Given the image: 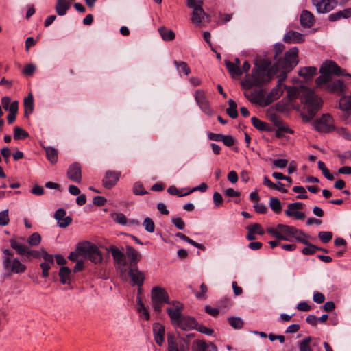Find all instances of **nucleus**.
<instances>
[{"instance_id":"obj_63","label":"nucleus","mask_w":351,"mask_h":351,"mask_svg":"<svg viewBox=\"0 0 351 351\" xmlns=\"http://www.w3.org/2000/svg\"><path fill=\"white\" fill-rule=\"evenodd\" d=\"M248 227L254 234L257 233L259 235H263L265 233L264 230L259 223H253L252 225L248 226Z\"/></svg>"},{"instance_id":"obj_17","label":"nucleus","mask_w":351,"mask_h":351,"mask_svg":"<svg viewBox=\"0 0 351 351\" xmlns=\"http://www.w3.org/2000/svg\"><path fill=\"white\" fill-rule=\"evenodd\" d=\"M66 211L63 208L58 209L55 214L54 218L58 221L60 228H66L72 222V218L69 216L66 217Z\"/></svg>"},{"instance_id":"obj_31","label":"nucleus","mask_w":351,"mask_h":351,"mask_svg":"<svg viewBox=\"0 0 351 351\" xmlns=\"http://www.w3.org/2000/svg\"><path fill=\"white\" fill-rule=\"evenodd\" d=\"M257 70L264 71L266 72H271V73L276 74L277 71L275 70V64L271 66V62L266 60H261L255 65Z\"/></svg>"},{"instance_id":"obj_37","label":"nucleus","mask_w":351,"mask_h":351,"mask_svg":"<svg viewBox=\"0 0 351 351\" xmlns=\"http://www.w3.org/2000/svg\"><path fill=\"white\" fill-rule=\"evenodd\" d=\"M25 117H27L34 111V97L32 93L24 99Z\"/></svg>"},{"instance_id":"obj_29","label":"nucleus","mask_w":351,"mask_h":351,"mask_svg":"<svg viewBox=\"0 0 351 351\" xmlns=\"http://www.w3.org/2000/svg\"><path fill=\"white\" fill-rule=\"evenodd\" d=\"M208 16L206 14L202 7H195L193 8V13L191 16L192 22L195 24H200L205 17Z\"/></svg>"},{"instance_id":"obj_55","label":"nucleus","mask_w":351,"mask_h":351,"mask_svg":"<svg viewBox=\"0 0 351 351\" xmlns=\"http://www.w3.org/2000/svg\"><path fill=\"white\" fill-rule=\"evenodd\" d=\"M113 220L121 225H125L127 223L126 217L121 213H116L112 214Z\"/></svg>"},{"instance_id":"obj_23","label":"nucleus","mask_w":351,"mask_h":351,"mask_svg":"<svg viewBox=\"0 0 351 351\" xmlns=\"http://www.w3.org/2000/svg\"><path fill=\"white\" fill-rule=\"evenodd\" d=\"M129 275L134 285L141 287L145 280L144 272L138 269L136 267H130Z\"/></svg>"},{"instance_id":"obj_24","label":"nucleus","mask_w":351,"mask_h":351,"mask_svg":"<svg viewBox=\"0 0 351 351\" xmlns=\"http://www.w3.org/2000/svg\"><path fill=\"white\" fill-rule=\"evenodd\" d=\"M326 83H328L326 86V90L329 93H336L339 95H341L345 91L346 86L341 80H335L334 81H331L330 80Z\"/></svg>"},{"instance_id":"obj_58","label":"nucleus","mask_w":351,"mask_h":351,"mask_svg":"<svg viewBox=\"0 0 351 351\" xmlns=\"http://www.w3.org/2000/svg\"><path fill=\"white\" fill-rule=\"evenodd\" d=\"M318 237L324 243H327L332 239V233L331 232L322 231L319 232Z\"/></svg>"},{"instance_id":"obj_16","label":"nucleus","mask_w":351,"mask_h":351,"mask_svg":"<svg viewBox=\"0 0 351 351\" xmlns=\"http://www.w3.org/2000/svg\"><path fill=\"white\" fill-rule=\"evenodd\" d=\"M195 100L201 109L207 114H212V110L210 109L204 91L197 90L195 95Z\"/></svg>"},{"instance_id":"obj_59","label":"nucleus","mask_w":351,"mask_h":351,"mask_svg":"<svg viewBox=\"0 0 351 351\" xmlns=\"http://www.w3.org/2000/svg\"><path fill=\"white\" fill-rule=\"evenodd\" d=\"M285 47L282 43H278L274 45V50L275 51V54L274 56V60H277L278 58V56L281 54L285 50Z\"/></svg>"},{"instance_id":"obj_18","label":"nucleus","mask_w":351,"mask_h":351,"mask_svg":"<svg viewBox=\"0 0 351 351\" xmlns=\"http://www.w3.org/2000/svg\"><path fill=\"white\" fill-rule=\"evenodd\" d=\"M177 327H179L182 330H191L196 328L197 326V322L195 318L189 316H184L176 324Z\"/></svg>"},{"instance_id":"obj_42","label":"nucleus","mask_w":351,"mask_h":351,"mask_svg":"<svg viewBox=\"0 0 351 351\" xmlns=\"http://www.w3.org/2000/svg\"><path fill=\"white\" fill-rule=\"evenodd\" d=\"M229 107L226 109L227 114L232 119H236L238 117L237 104L232 99H228Z\"/></svg>"},{"instance_id":"obj_33","label":"nucleus","mask_w":351,"mask_h":351,"mask_svg":"<svg viewBox=\"0 0 351 351\" xmlns=\"http://www.w3.org/2000/svg\"><path fill=\"white\" fill-rule=\"evenodd\" d=\"M317 73V68L315 66H305L301 68L298 75L303 77L306 80H311Z\"/></svg>"},{"instance_id":"obj_51","label":"nucleus","mask_w":351,"mask_h":351,"mask_svg":"<svg viewBox=\"0 0 351 351\" xmlns=\"http://www.w3.org/2000/svg\"><path fill=\"white\" fill-rule=\"evenodd\" d=\"M228 321L234 329H241L243 326V322L240 317H231L228 319Z\"/></svg>"},{"instance_id":"obj_27","label":"nucleus","mask_w":351,"mask_h":351,"mask_svg":"<svg viewBox=\"0 0 351 351\" xmlns=\"http://www.w3.org/2000/svg\"><path fill=\"white\" fill-rule=\"evenodd\" d=\"M265 91L263 89L256 90L251 93H245L244 96L251 103L260 104L262 106V102L264 99Z\"/></svg>"},{"instance_id":"obj_15","label":"nucleus","mask_w":351,"mask_h":351,"mask_svg":"<svg viewBox=\"0 0 351 351\" xmlns=\"http://www.w3.org/2000/svg\"><path fill=\"white\" fill-rule=\"evenodd\" d=\"M108 252H110L113 257V260L114 263L119 267H124L126 265V261L124 253L119 250L117 247L114 245L110 246L108 249Z\"/></svg>"},{"instance_id":"obj_32","label":"nucleus","mask_w":351,"mask_h":351,"mask_svg":"<svg viewBox=\"0 0 351 351\" xmlns=\"http://www.w3.org/2000/svg\"><path fill=\"white\" fill-rule=\"evenodd\" d=\"M1 102L2 107L6 111L11 112L19 108V102L17 101L11 102V98L10 97H3Z\"/></svg>"},{"instance_id":"obj_38","label":"nucleus","mask_w":351,"mask_h":351,"mask_svg":"<svg viewBox=\"0 0 351 351\" xmlns=\"http://www.w3.org/2000/svg\"><path fill=\"white\" fill-rule=\"evenodd\" d=\"M71 269L68 267L63 266L60 269L59 276L60 278V282L63 285L70 283V275Z\"/></svg>"},{"instance_id":"obj_5","label":"nucleus","mask_w":351,"mask_h":351,"mask_svg":"<svg viewBox=\"0 0 351 351\" xmlns=\"http://www.w3.org/2000/svg\"><path fill=\"white\" fill-rule=\"evenodd\" d=\"M76 251L95 264L101 263L103 260L101 253L97 246L90 242L79 243L76 247Z\"/></svg>"},{"instance_id":"obj_54","label":"nucleus","mask_w":351,"mask_h":351,"mask_svg":"<svg viewBox=\"0 0 351 351\" xmlns=\"http://www.w3.org/2000/svg\"><path fill=\"white\" fill-rule=\"evenodd\" d=\"M293 191L295 193H300L299 195H298L296 196L297 199H306L308 197L306 189L303 186H295L293 188Z\"/></svg>"},{"instance_id":"obj_26","label":"nucleus","mask_w":351,"mask_h":351,"mask_svg":"<svg viewBox=\"0 0 351 351\" xmlns=\"http://www.w3.org/2000/svg\"><path fill=\"white\" fill-rule=\"evenodd\" d=\"M283 41L287 43H300L304 41V35L293 31L287 32L283 38Z\"/></svg>"},{"instance_id":"obj_50","label":"nucleus","mask_w":351,"mask_h":351,"mask_svg":"<svg viewBox=\"0 0 351 351\" xmlns=\"http://www.w3.org/2000/svg\"><path fill=\"white\" fill-rule=\"evenodd\" d=\"M173 64L178 69H180V71H182L186 75L190 74L191 69L186 62L183 61L178 62L177 60H174Z\"/></svg>"},{"instance_id":"obj_57","label":"nucleus","mask_w":351,"mask_h":351,"mask_svg":"<svg viewBox=\"0 0 351 351\" xmlns=\"http://www.w3.org/2000/svg\"><path fill=\"white\" fill-rule=\"evenodd\" d=\"M133 193L136 195H143L148 192L145 190L143 185L139 182H136L133 186Z\"/></svg>"},{"instance_id":"obj_34","label":"nucleus","mask_w":351,"mask_h":351,"mask_svg":"<svg viewBox=\"0 0 351 351\" xmlns=\"http://www.w3.org/2000/svg\"><path fill=\"white\" fill-rule=\"evenodd\" d=\"M226 66L232 77H236L242 75V70L237 64L229 60H225Z\"/></svg>"},{"instance_id":"obj_2","label":"nucleus","mask_w":351,"mask_h":351,"mask_svg":"<svg viewBox=\"0 0 351 351\" xmlns=\"http://www.w3.org/2000/svg\"><path fill=\"white\" fill-rule=\"evenodd\" d=\"M298 49L292 47L285 52L283 58H278L275 60V70L280 74L278 77L287 76V74L292 71L298 64Z\"/></svg>"},{"instance_id":"obj_20","label":"nucleus","mask_w":351,"mask_h":351,"mask_svg":"<svg viewBox=\"0 0 351 351\" xmlns=\"http://www.w3.org/2000/svg\"><path fill=\"white\" fill-rule=\"evenodd\" d=\"M67 176L70 180L80 183L82 180L80 165L77 162H74L71 165L67 171Z\"/></svg>"},{"instance_id":"obj_60","label":"nucleus","mask_w":351,"mask_h":351,"mask_svg":"<svg viewBox=\"0 0 351 351\" xmlns=\"http://www.w3.org/2000/svg\"><path fill=\"white\" fill-rule=\"evenodd\" d=\"M172 223L178 229V230H184L185 228V223L184 221L179 217H173L171 218Z\"/></svg>"},{"instance_id":"obj_12","label":"nucleus","mask_w":351,"mask_h":351,"mask_svg":"<svg viewBox=\"0 0 351 351\" xmlns=\"http://www.w3.org/2000/svg\"><path fill=\"white\" fill-rule=\"evenodd\" d=\"M317 12L324 14L330 12L337 5L335 0H311Z\"/></svg>"},{"instance_id":"obj_45","label":"nucleus","mask_w":351,"mask_h":351,"mask_svg":"<svg viewBox=\"0 0 351 351\" xmlns=\"http://www.w3.org/2000/svg\"><path fill=\"white\" fill-rule=\"evenodd\" d=\"M292 237H294L297 241H298L299 242L302 243H306V234L302 232V230L296 228L295 227H294L293 228V234H292Z\"/></svg>"},{"instance_id":"obj_22","label":"nucleus","mask_w":351,"mask_h":351,"mask_svg":"<svg viewBox=\"0 0 351 351\" xmlns=\"http://www.w3.org/2000/svg\"><path fill=\"white\" fill-rule=\"evenodd\" d=\"M177 307H168L166 308V312L171 319V322L173 326H176L178 322L182 317L181 316L182 310L183 309L182 304H178Z\"/></svg>"},{"instance_id":"obj_1","label":"nucleus","mask_w":351,"mask_h":351,"mask_svg":"<svg viewBox=\"0 0 351 351\" xmlns=\"http://www.w3.org/2000/svg\"><path fill=\"white\" fill-rule=\"evenodd\" d=\"M303 93L301 95V102L304 104L302 119L306 122L311 121L323 106L322 99L315 95L311 89L306 86H301Z\"/></svg>"},{"instance_id":"obj_19","label":"nucleus","mask_w":351,"mask_h":351,"mask_svg":"<svg viewBox=\"0 0 351 351\" xmlns=\"http://www.w3.org/2000/svg\"><path fill=\"white\" fill-rule=\"evenodd\" d=\"M43 258L45 262L40 263V266L42 269V276L46 278L49 276V270L51 268V265H53L54 259L53 256L48 254L46 250L43 251Z\"/></svg>"},{"instance_id":"obj_40","label":"nucleus","mask_w":351,"mask_h":351,"mask_svg":"<svg viewBox=\"0 0 351 351\" xmlns=\"http://www.w3.org/2000/svg\"><path fill=\"white\" fill-rule=\"evenodd\" d=\"M47 160L51 164H56L58 161V150L52 147H45Z\"/></svg>"},{"instance_id":"obj_35","label":"nucleus","mask_w":351,"mask_h":351,"mask_svg":"<svg viewBox=\"0 0 351 351\" xmlns=\"http://www.w3.org/2000/svg\"><path fill=\"white\" fill-rule=\"evenodd\" d=\"M10 242L11 247L15 250L18 254L25 255L27 252V247L19 243L17 240L12 239Z\"/></svg>"},{"instance_id":"obj_30","label":"nucleus","mask_w":351,"mask_h":351,"mask_svg":"<svg viewBox=\"0 0 351 351\" xmlns=\"http://www.w3.org/2000/svg\"><path fill=\"white\" fill-rule=\"evenodd\" d=\"M350 17H351V8H346L330 14L328 16V20L333 22L341 19H348Z\"/></svg>"},{"instance_id":"obj_28","label":"nucleus","mask_w":351,"mask_h":351,"mask_svg":"<svg viewBox=\"0 0 351 351\" xmlns=\"http://www.w3.org/2000/svg\"><path fill=\"white\" fill-rule=\"evenodd\" d=\"M153 334L156 343L161 346L164 342L165 328L159 323L153 325Z\"/></svg>"},{"instance_id":"obj_41","label":"nucleus","mask_w":351,"mask_h":351,"mask_svg":"<svg viewBox=\"0 0 351 351\" xmlns=\"http://www.w3.org/2000/svg\"><path fill=\"white\" fill-rule=\"evenodd\" d=\"M252 123L254 128L260 131H271L270 127L266 122H264L256 117H253L251 119Z\"/></svg>"},{"instance_id":"obj_48","label":"nucleus","mask_w":351,"mask_h":351,"mask_svg":"<svg viewBox=\"0 0 351 351\" xmlns=\"http://www.w3.org/2000/svg\"><path fill=\"white\" fill-rule=\"evenodd\" d=\"M304 244L306 245V247H304L302 250V253L304 255L314 254L316 252L317 250H319V247L310 243L308 241V240H306V243H304Z\"/></svg>"},{"instance_id":"obj_25","label":"nucleus","mask_w":351,"mask_h":351,"mask_svg":"<svg viewBox=\"0 0 351 351\" xmlns=\"http://www.w3.org/2000/svg\"><path fill=\"white\" fill-rule=\"evenodd\" d=\"M300 21L301 25L305 28L311 27L315 22L313 14L310 11L306 10H304L301 12Z\"/></svg>"},{"instance_id":"obj_47","label":"nucleus","mask_w":351,"mask_h":351,"mask_svg":"<svg viewBox=\"0 0 351 351\" xmlns=\"http://www.w3.org/2000/svg\"><path fill=\"white\" fill-rule=\"evenodd\" d=\"M269 206L271 209L276 213H279L282 210L281 203L277 197H271L269 199Z\"/></svg>"},{"instance_id":"obj_44","label":"nucleus","mask_w":351,"mask_h":351,"mask_svg":"<svg viewBox=\"0 0 351 351\" xmlns=\"http://www.w3.org/2000/svg\"><path fill=\"white\" fill-rule=\"evenodd\" d=\"M29 136V134L22 128L16 126L14 128V140H23Z\"/></svg>"},{"instance_id":"obj_39","label":"nucleus","mask_w":351,"mask_h":351,"mask_svg":"<svg viewBox=\"0 0 351 351\" xmlns=\"http://www.w3.org/2000/svg\"><path fill=\"white\" fill-rule=\"evenodd\" d=\"M158 32L165 41H171L175 39L176 34L173 31L167 29L165 27H161L158 29Z\"/></svg>"},{"instance_id":"obj_62","label":"nucleus","mask_w":351,"mask_h":351,"mask_svg":"<svg viewBox=\"0 0 351 351\" xmlns=\"http://www.w3.org/2000/svg\"><path fill=\"white\" fill-rule=\"evenodd\" d=\"M200 289H201L200 292L195 293V297L198 299H206V293L208 291L207 286L204 283H202L200 285Z\"/></svg>"},{"instance_id":"obj_52","label":"nucleus","mask_w":351,"mask_h":351,"mask_svg":"<svg viewBox=\"0 0 351 351\" xmlns=\"http://www.w3.org/2000/svg\"><path fill=\"white\" fill-rule=\"evenodd\" d=\"M41 242V237L39 233L34 232L27 239V243L31 246H38Z\"/></svg>"},{"instance_id":"obj_4","label":"nucleus","mask_w":351,"mask_h":351,"mask_svg":"<svg viewBox=\"0 0 351 351\" xmlns=\"http://www.w3.org/2000/svg\"><path fill=\"white\" fill-rule=\"evenodd\" d=\"M274 73L271 72H266L264 71L257 70L254 68L252 71V79L247 76L241 82V84L243 88L250 90L254 86L261 87L265 84L271 81L273 77Z\"/></svg>"},{"instance_id":"obj_53","label":"nucleus","mask_w":351,"mask_h":351,"mask_svg":"<svg viewBox=\"0 0 351 351\" xmlns=\"http://www.w3.org/2000/svg\"><path fill=\"white\" fill-rule=\"evenodd\" d=\"M143 226H144L145 230L149 233H152L155 230V224L153 220L149 217L145 218Z\"/></svg>"},{"instance_id":"obj_8","label":"nucleus","mask_w":351,"mask_h":351,"mask_svg":"<svg viewBox=\"0 0 351 351\" xmlns=\"http://www.w3.org/2000/svg\"><path fill=\"white\" fill-rule=\"evenodd\" d=\"M293 228L294 226L278 224L276 228H268L267 232L278 240L289 241V238L292 236Z\"/></svg>"},{"instance_id":"obj_56","label":"nucleus","mask_w":351,"mask_h":351,"mask_svg":"<svg viewBox=\"0 0 351 351\" xmlns=\"http://www.w3.org/2000/svg\"><path fill=\"white\" fill-rule=\"evenodd\" d=\"M10 223L9 210L5 209L0 212V226H5Z\"/></svg>"},{"instance_id":"obj_9","label":"nucleus","mask_w":351,"mask_h":351,"mask_svg":"<svg viewBox=\"0 0 351 351\" xmlns=\"http://www.w3.org/2000/svg\"><path fill=\"white\" fill-rule=\"evenodd\" d=\"M313 125L315 130L319 132L328 133L335 129L333 119L329 114H323L322 117L315 120Z\"/></svg>"},{"instance_id":"obj_3","label":"nucleus","mask_w":351,"mask_h":351,"mask_svg":"<svg viewBox=\"0 0 351 351\" xmlns=\"http://www.w3.org/2000/svg\"><path fill=\"white\" fill-rule=\"evenodd\" d=\"M319 72L321 75L315 80V84L317 86H320L330 81L332 74L337 76L343 75L351 77V74L345 73L335 62L332 60H326L323 62L319 69Z\"/></svg>"},{"instance_id":"obj_13","label":"nucleus","mask_w":351,"mask_h":351,"mask_svg":"<svg viewBox=\"0 0 351 351\" xmlns=\"http://www.w3.org/2000/svg\"><path fill=\"white\" fill-rule=\"evenodd\" d=\"M193 351H218L217 346L213 342L204 340H195L191 346Z\"/></svg>"},{"instance_id":"obj_6","label":"nucleus","mask_w":351,"mask_h":351,"mask_svg":"<svg viewBox=\"0 0 351 351\" xmlns=\"http://www.w3.org/2000/svg\"><path fill=\"white\" fill-rule=\"evenodd\" d=\"M152 305L154 311L160 313L164 304L170 303L169 296L165 288L154 287L150 293Z\"/></svg>"},{"instance_id":"obj_7","label":"nucleus","mask_w":351,"mask_h":351,"mask_svg":"<svg viewBox=\"0 0 351 351\" xmlns=\"http://www.w3.org/2000/svg\"><path fill=\"white\" fill-rule=\"evenodd\" d=\"M168 351H189V342L185 338L167 334Z\"/></svg>"},{"instance_id":"obj_64","label":"nucleus","mask_w":351,"mask_h":351,"mask_svg":"<svg viewBox=\"0 0 351 351\" xmlns=\"http://www.w3.org/2000/svg\"><path fill=\"white\" fill-rule=\"evenodd\" d=\"M221 141L228 147L232 146L235 143V139L231 135H223Z\"/></svg>"},{"instance_id":"obj_49","label":"nucleus","mask_w":351,"mask_h":351,"mask_svg":"<svg viewBox=\"0 0 351 351\" xmlns=\"http://www.w3.org/2000/svg\"><path fill=\"white\" fill-rule=\"evenodd\" d=\"M137 304L138 306V311L141 314V316L143 317L145 319L148 320L149 319V314L139 297L137 298Z\"/></svg>"},{"instance_id":"obj_61","label":"nucleus","mask_w":351,"mask_h":351,"mask_svg":"<svg viewBox=\"0 0 351 351\" xmlns=\"http://www.w3.org/2000/svg\"><path fill=\"white\" fill-rule=\"evenodd\" d=\"M167 192L172 195H177L178 197H182L189 195V193H181L178 189L175 186H170L167 189Z\"/></svg>"},{"instance_id":"obj_10","label":"nucleus","mask_w":351,"mask_h":351,"mask_svg":"<svg viewBox=\"0 0 351 351\" xmlns=\"http://www.w3.org/2000/svg\"><path fill=\"white\" fill-rule=\"evenodd\" d=\"M3 267L4 269L11 273L19 274L23 273L26 269V266L22 264L18 258H14L12 261L9 257H5L3 260Z\"/></svg>"},{"instance_id":"obj_46","label":"nucleus","mask_w":351,"mask_h":351,"mask_svg":"<svg viewBox=\"0 0 351 351\" xmlns=\"http://www.w3.org/2000/svg\"><path fill=\"white\" fill-rule=\"evenodd\" d=\"M339 108L343 111L351 110V97H343L340 99Z\"/></svg>"},{"instance_id":"obj_11","label":"nucleus","mask_w":351,"mask_h":351,"mask_svg":"<svg viewBox=\"0 0 351 351\" xmlns=\"http://www.w3.org/2000/svg\"><path fill=\"white\" fill-rule=\"evenodd\" d=\"M278 84L274 86L271 92L267 95V97L263 103V106H266L278 99L283 93L281 89V83L286 79V75L279 77Z\"/></svg>"},{"instance_id":"obj_21","label":"nucleus","mask_w":351,"mask_h":351,"mask_svg":"<svg viewBox=\"0 0 351 351\" xmlns=\"http://www.w3.org/2000/svg\"><path fill=\"white\" fill-rule=\"evenodd\" d=\"M125 254L129 260L130 267H136L142 258L141 253L130 245L126 246Z\"/></svg>"},{"instance_id":"obj_36","label":"nucleus","mask_w":351,"mask_h":351,"mask_svg":"<svg viewBox=\"0 0 351 351\" xmlns=\"http://www.w3.org/2000/svg\"><path fill=\"white\" fill-rule=\"evenodd\" d=\"M285 88L287 90V97L289 101H293L298 97L301 96V95L303 93V90H301V87L298 88L296 86H285Z\"/></svg>"},{"instance_id":"obj_43","label":"nucleus","mask_w":351,"mask_h":351,"mask_svg":"<svg viewBox=\"0 0 351 351\" xmlns=\"http://www.w3.org/2000/svg\"><path fill=\"white\" fill-rule=\"evenodd\" d=\"M312 341V337L310 336L304 337L298 343L300 351H313V349L310 346V343Z\"/></svg>"},{"instance_id":"obj_14","label":"nucleus","mask_w":351,"mask_h":351,"mask_svg":"<svg viewBox=\"0 0 351 351\" xmlns=\"http://www.w3.org/2000/svg\"><path fill=\"white\" fill-rule=\"evenodd\" d=\"M120 176V173L107 171L102 180L103 186L108 189H112L118 182Z\"/></svg>"}]
</instances>
